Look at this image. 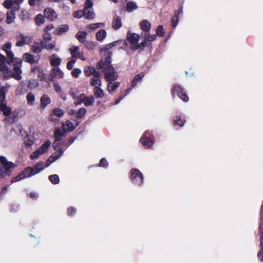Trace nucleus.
I'll return each instance as SVG.
<instances>
[{"label": "nucleus", "mask_w": 263, "mask_h": 263, "mask_svg": "<svg viewBox=\"0 0 263 263\" xmlns=\"http://www.w3.org/2000/svg\"><path fill=\"white\" fill-rule=\"evenodd\" d=\"M11 43L7 42L2 46V49L5 52L7 56V63L10 64L12 63L13 64V68L11 72L12 77L20 81L22 78L21 76L22 70L21 68L22 62L20 59L14 57V53L11 50Z\"/></svg>", "instance_id": "obj_1"}, {"label": "nucleus", "mask_w": 263, "mask_h": 263, "mask_svg": "<svg viewBox=\"0 0 263 263\" xmlns=\"http://www.w3.org/2000/svg\"><path fill=\"white\" fill-rule=\"evenodd\" d=\"M111 53L107 52L104 60H102L99 63L98 67L99 69H103L105 79L108 82L115 81L118 77V73L111 65Z\"/></svg>", "instance_id": "obj_2"}, {"label": "nucleus", "mask_w": 263, "mask_h": 263, "mask_svg": "<svg viewBox=\"0 0 263 263\" xmlns=\"http://www.w3.org/2000/svg\"><path fill=\"white\" fill-rule=\"evenodd\" d=\"M0 177L4 178L6 174H8L11 168H14L15 165L12 162L7 161L6 158L4 156H0Z\"/></svg>", "instance_id": "obj_3"}, {"label": "nucleus", "mask_w": 263, "mask_h": 263, "mask_svg": "<svg viewBox=\"0 0 263 263\" xmlns=\"http://www.w3.org/2000/svg\"><path fill=\"white\" fill-rule=\"evenodd\" d=\"M44 168V163L40 162L33 167H27L22 172L23 175L26 177L35 175L40 173Z\"/></svg>", "instance_id": "obj_4"}, {"label": "nucleus", "mask_w": 263, "mask_h": 263, "mask_svg": "<svg viewBox=\"0 0 263 263\" xmlns=\"http://www.w3.org/2000/svg\"><path fill=\"white\" fill-rule=\"evenodd\" d=\"M5 102L6 101L0 102V109L3 112L4 115L6 117L5 118L6 122L11 124L14 122L15 118L10 116L11 109L6 105Z\"/></svg>", "instance_id": "obj_5"}, {"label": "nucleus", "mask_w": 263, "mask_h": 263, "mask_svg": "<svg viewBox=\"0 0 263 263\" xmlns=\"http://www.w3.org/2000/svg\"><path fill=\"white\" fill-rule=\"evenodd\" d=\"M140 35L138 34L128 31L127 34V38L130 44V49L132 50H137V44L139 41Z\"/></svg>", "instance_id": "obj_6"}, {"label": "nucleus", "mask_w": 263, "mask_h": 263, "mask_svg": "<svg viewBox=\"0 0 263 263\" xmlns=\"http://www.w3.org/2000/svg\"><path fill=\"white\" fill-rule=\"evenodd\" d=\"M16 46L22 47L25 45L30 44L32 42V39L30 36L25 35L23 33H19L16 36Z\"/></svg>", "instance_id": "obj_7"}, {"label": "nucleus", "mask_w": 263, "mask_h": 263, "mask_svg": "<svg viewBox=\"0 0 263 263\" xmlns=\"http://www.w3.org/2000/svg\"><path fill=\"white\" fill-rule=\"evenodd\" d=\"M51 144L49 140L46 141L37 150L34 151L30 156L31 159H35L37 158L40 155L45 153Z\"/></svg>", "instance_id": "obj_8"}, {"label": "nucleus", "mask_w": 263, "mask_h": 263, "mask_svg": "<svg viewBox=\"0 0 263 263\" xmlns=\"http://www.w3.org/2000/svg\"><path fill=\"white\" fill-rule=\"evenodd\" d=\"M143 176L139 170L133 169L131 171V179L134 183L141 185L143 182Z\"/></svg>", "instance_id": "obj_9"}, {"label": "nucleus", "mask_w": 263, "mask_h": 263, "mask_svg": "<svg viewBox=\"0 0 263 263\" xmlns=\"http://www.w3.org/2000/svg\"><path fill=\"white\" fill-rule=\"evenodd\" d=\"M66 132L64 130L61 131L60 128H58L55 130L54 133V136L55 137V141L53 143V146L55 150H58L59 144L58 143V141H60L63 137L65 136Z\"/></svg>", "instance_id": "obj_10"}, {"label": "nucleus", "mask_w": 263, "mask_h": 263, "mask_svg": "<svg viewBox=\"0 0 263 263\" xmlns=\"http://www.w3.org/2000/svg\"><path fill=\"white\" fill-rule=\"evenodd\" d=\"M172 93L173 95L176 94L180 99H181L184 102H186L189 100V98L187 96L186 94L183 92L182 89L178 85L174 86Z\"/></svg>", "instance_id": "obj_11"}, {"label": "nucleus", "mask_w": 263, "mask_h": 263, "mask_svg": "<svg viewBox=\"0 0 263 263\" xmlns=\"http://www.w3.org/2000/svg\"><path fill=\"white\" fill-rule=\"evenodd\" d=\"M45 17L51 21H54L57 17L55 11L51 8H47L44 11Z\"/></svg>", "instance_id": "obj_12"}, {"label": "nucleus", "mask_w": 263, "mask_h": 263, "mask_svg": "<svg viewBox=\"0 0 263 263\" xmlns=\"http://www.w3.org/2000/svg\"><path fill=\"white\" fill-rule=\"evenodd\" d=\"M50 76L52 79H61L64 76L63 72L58 67L53 68L50 73Z\"/></svg>", "instance_id": "obj_13"}, {"label": "nucleus", "mask_w": 263, "mask_h": 263, "mask_svg": "<svg viewBox=\"0 0 263 263\" xmlns=\"http://www.w3.org/2000/svg\"><path fill=\"white\" fill-rule=\"evenodd\" d=\"M10 87L9 84H6V86H0V102L5 101L6 94Z\"/></svg>", "instance_id": "obj_14"}, {"label": "nucleus", "mask_w": 263, "mask_h": 263, "mask_svg": "<svg viewBox=\"0 0 263 263\" xmlns=\"http://www.w3.org/2000/svg\"><path fill=\"white\" fill-rule=\"evenodd\" d=\"M50 64L52 66L57 67L61 62V59L57 56V54H53L49 57Z\"/></svg>", "instance_id": "obj_15"}, {"label": "nucleus", "mask_w": 263, "mask_h": 263, "mask_svg": "<svg viewBox=\"0 0 263 263\" xmlns=\"http://www.w3.org/2000/svg\"><path fill=\"white\" fill-rule=\"evenodd\" d=\"M91 8V7H87L86 5L85 4V7L83 10V16L87 19H93L95 18V14L93 11L90 10Z\"/></svg>", "instance_id": "obj_16"}, {"label": "nucleus", "mask_w": 263, "mask_h": 263, "mask_svg": "<svg viewBox=\"0 0 263 263\" xmlns=\"http://www.w3.org/2000/svg\"><path fill=\"white\" fill-rule=\"evenodd\" d=\"M146 134L147 132H145L144 136L140 139V141L145 147L149 148L153 144L154 142L152 140L149 139L146 137Z\"/></svg>", "instance_id": "obj_17"}, {"label": "nucleus", "mask_w": 263, "mask_h": 263, "mask_svg": "<svg viewBox=\"0 0 263 263\" xmlns=\"http://www.w3.org/2000/svg\"><path fill=\"white\" fill-rule=\"evenodd\" d=\"M65 149L63 148H60L59 150H58V152L53 154L49 158L48 161H50V162H53L55 160H57L59 158H60L63 154L64 152Z\"/></svg>", "instance_id": "obj_18"}, {"label": "nucleus", "mask_w": 263, "mask_h": 263, "mask_svg": "<svg viewBox=\"0 0 263 263\" xmlns=\"http://www.w3.org/2000/svg\"><path fill=\"white\" fill-rule=\"evenodd\" d=\"M122 26L121 18L117 15L114 16L112 27L114 29L117 30Z\"/></svg>", "instance_id": "obj_19"}, {"label": "nucleus", "mask_w": 263, "mask_h": 263, "mask_svg": "<svg viewBox=\"0 0 263 263\" xmlns=\"http://www.w3.org/2000/svg\"><path fill=\"white\" fill-rule=\"evenodd\" d=\"M31 71L34 73L37 74V79L39 81H42L45 79V75L42 70L38 66H34L32 68Z\"/></svg>", "instance_id": "obj_20"}, {"label": "nucleus", "mask_w": 263, "mask_h": 263, "mask_svg": "<svg viewBox=\"0 0 263 263\" xmlns=\"http://www.w3.org/2000/svg\"><path fill=\"white\" fill-rule=\"evenodd\" d=\"M260 236V250L258 253L257 256L259 259L261 261H263V231L259 228Z\"/></svg>", "instance_id": "obj_21"}, {"label": "nucleus", "mask_w": 263, "mask_h": 263, "mask_svg": "<svg viewBox=\"0 0 263 263\" xmlns=\"http://www.w3.org/2000/svg\"><path fill=\"white\" fill-rule=\"evenodd\" d=\"M68 29L69 27L67 25H62L54 31V33L56 35H60L63 33L66 32Z\"/></svg>", "instance_id": "obj_22"}, {"label": "nucleus", "mask_w": 263, "mask_h": 263, "mask_svg": "<svg viewBox=\"0 0 263 263\" xmlns=\"http://www.w3.org/2000/svg\"><path fill=\"white\" fill-rule=\"evenodd\" d=\"M43 46L41 42H34L32 46L31 49L34 53H38L41 52Z\"/></svg>", "instance_id": "obj_23"}, {"label": "nucleus", "mask_w": 263, "mask_h": 263, "mask_svg": "<svg viewBox=\"0 0 263 263\" xmlns=\"http://www.w3.org/2000/svg\"><path fill=\"white\" fill-rule=\"evenodd\" d=\"M50 99L47 95H43L41 98V106L42 108H45L50 103Z\"/></svg>", "instance_id": "obj_24"}, {"label": "nucleus", "mask_w": 263, "mask_h": 263, "mask_svg": "<svg viewBox=\"0 0 263 263\" xmlns=\"http://www.w3.org/2000/svg\"><path fill=\"white\" fill-rule=\"evenodd\" d=\"M72 55V58L78 59L80 57L81 52L79 51V48L77 46H73L69 49Z\"/></svg>", "instance_id": "obj_25"}, {"label": "nucleus", "mask_w": 263, "mask_h": 263, "mask_svg": "<svg viewBox=\"0 0 263 263\" xmlns=\"http://www.w3.org/2000/svg\"><path fill=\"white\" fill-rule=\"evenodd\" d=\"M62 127L63 130L66 132H71L74 128L73 123L69 121H66L65 123H63Z\"/></svg>", "instance_id": "obj_26"}, {"label": "nucleus", "mask_w": 263, "mask_h": 263, "mask_svg": "<svg viewBox=\"0 0 263 263\" xmlns=\"http://www.w3.org/2000/svg\"><path fill=\"white\" fill-rule=\"evenodd\" d=\"M7 61V58L0 53V71H5L8 69L6 65Z\"/></svg>", "instance_id": "obj_27"}, {"label": "nucleus", "mask_w": 263, "mask_h": 263, "mask_svg": "<svg viewBox=\"0 0 263 263\" xmlns=\"http://www.w3.org/2000/svg\"><path fill=\"white\" fill-rule=\"evenodd\" d=\"M93 95L97 98H101L104 96L103 90L99 86H95L93 90Z\"/></svg>", "instance_id": "obj_28"}, {"label": "nucleus", "mask_w": 263, "mask_h": 263, "mask_svg": "<svg viewBox=\"0 0 263 263\" xmlns=\"http://www.w3.org/2000/svg\"><path fill=\"white\" fill-rule=\"evenodd\" d=\"M144 73L143 72H141L139 74L136 75L134 77V78L132 82V84H131L132 87V88L135 87L136 86L137 83L139 81H140L144 77Z\"/></svg>", "instance_id": "obj_29"}, {"label": "nucleus", "mask_w": 263, "mask_h": 263, "mask_svg": "<svg viewBox=\"0 0 263 263\" xmlns=\"http://www.w3.org/2000/svg\"><path fill=\"white\" fill-rule=\"evenodd\" d=\"M23 59L26 62L31 64L36 62L34 56L28 53H25L23 55Z\"/></svg>", "instance_id": "obj_30"}, {"label": "nucleus", "mask_w": 263, "mask_h": 263, "mask_svg": "<svg viewBox=\"0 0 263 263\" xmlns=\"http://www.w3.org/2000/svg\"><path fill=\"white\" fill-rule=\"evenodd\" d=\"M87 33L86 32H81L79 31L76 34V37L79 40V41L82 43H85L86 37Z\"/></svg>", "instance_id": "obj_31"}, {"label": "nucleus", "mask_w": 263, "mask_h": 263, "mask_svg": "<svg viewBox=\"0 0 263 263\" xmlns=\"http://www.w3.org/2000/svg\"><path fill=\"white\" fill-rule=\"evenodd\" d=\"M50 41H42L43 47L47 50H52L55 47L54 43H50Z\"/></svg>", "instance_id": "obj_32"}, {"label": "nucleus", "mask_w": 263, "mask_h": 263, "mask_svg": "<svg viewBox=\"0 0 263 263\" xmlns=\"http://www.w3.org/2000/svg\"><path fill=\"white\" fill-rule=\"evenodd\" d=\"M120 85V83L116 82L115 83H112L111 81H109L107 85V89L109 92H113Z\"/></svg>", "instance_id": "obj_33"}, {"label": "nucleus", "mask_w": 263, "mask_h": 263, "mask_svg": "<svg viewBox=\"0 0 263 263\" xmlns=\"http://www.w3.org/2000/svg\"><path fill=\"white\" fill-rule=\"evenodd\" d=\"M140 25L141 29L145 32H148L150 30L151 24L146 20L142 21L140 23Z\"/></svg>", "instance_id": "obj_34"}, {"label": "nucleus", "mask_w": 263, "mask_h": 263, "mask_svg": "<svg viewBox=\"0 0 263 263\" xmlns=\"http://www.w3.org/2000/svg\"><path fill=\"white\" fill-rule=\"evenodd\" d=\"M137 4L134 2H129L126 4V10L129 12H132L133 10L137 9Z\"/></svg>", "instance_id": "obj_35"}, {"label": "nucleus", "mask_w": 263, "mask_h": 263, "mask_svg": "<svg viewBox=\"0 0 263 263\" xmlns=\"http://www.w3.org/2000/svg\"><path fill=\"white\" fill-rule=\"evenodd\" d=\"M106 32L105 30L102 29L99 31L96 34L97 40L102 41L106 37Z\"/></svg>", "instance_id": "obj_36"}, {"label": "nucleus", "mask_w": 263, "mask_h": 263, "mask_svg": "<svg viewBox=\"0 0 263 263\" xmlns=\"http://www.w3.org/2000/svg\"><path fill=\"white\" fill-rule=\"evenodd\" d=\"M15 18L14 13L12 10L7 12V18L6 23L7 24L12 23Z\"/></svg>", "instance_id": "obj_37"}, {"label": "nucleus", "mask_w": 263, "mask_h": 263, "mask_svg": "<svg viewBox=\"0 0 263 263\" xmlns=\"http://www.w3.org/2000/svg\"><path fill=\"white\" fill-rule=\"evenodd\" d=\"M35 22L36 25H41L43 24L45 21V19L43 15L42 14H38L35 17Z\"/></svg>", "instance_id": "obj_38"}, {"label": "nucleus", "mask_w": 263, "mask_h": 263, "mask_svg": "<svg viewBox=\"0 0 263 263\" xmlns=\"http://www.w3.org/2000/svg\"><path fill=\"white\" fill-rule=\"evenodd\" d=\"M86 112V109L85 108H81L76 113V117L78 119L82 118Z\"/></svg>", "instance_id": "obj_39"}, {"label": "nucleus", "mask_w": 263, "mask_h": 263, "mask_svg": "<svg viewBox=\"0 0 263 263\" xmlns=\"http://www.w3.org/2000/svg\"><path fill=\"white\" fill-rule=\"evenodd\" d=\"M27 100L28 104L30 105H32L35 100L34 95L31 92L28 93L27 95Z\"/></svg>", "instance_id": "obj_40"}, {"label": "nucleus", "mask_w": 263, "mask_h": 263, "mask_svg": "<svg viewBox=\"0 0 263 263\" xmlns=\"http://www.w3.org/2000/svg\"><path fill=\"white\" fill-rule=\"evenodd\" d=\"M95 102V99L92 96H90L88 97H85V100L84 101V104L88 106L91 105Z\"/></svg>", "instance_id": "obj_41"}, {"label": "nucleus", "mask_w": 263, "mask_h": 263, "mask_svg": "<svg viewBox=\"0 0 263 263\" xmlns=\"http://www.w3.org/2000/svg\"><path fill=\"white\" fill-rule=\"evenodd\" d=\"M85 95L84 94H81L80 96H77L75 100V104L76 105L80 104L82 102H84L85 99Z\"/></svg>", "instance_id": "obj_42"}, {"label": "nucleus", "mask_w": 263, "mask_h": 263, "mask_svg": "<svg viewBox=\"0 0 263 263\" xmlns=\"http://www.w3.org/2000/svg\"><path fill=\"white\" fill-rule=\"evenodd\" d=\"M144 39L145 41L151 42L155 41L156 39V35H151L147 32L144 33Z\"/></svg>", "instance_id": "obj_43"}, {"label": "nucleus", "mask_w": 263, "mask_h": 263, "mask_svg": "<svg viewBox=\"0 0 263 263\" xmlns=\"http://www.w3.org/2000/svg\"><path fill=\"white\" fill-rule=\"evenodd\" d=\"M94 71L95 68L92 67L86 66L84 69V73L87 76L91 75Z\"/></svg>", "instance_id": "obj_44"}, {"label": "nucleus", "mask_w": 263, "mask_h": 263, "mask_svg": "<svg viewBox=\"0 0 263 263\" xmlns=\"http://www.w3.org/2000/svg\"><path fill=\"white\" fill-rule=\"evenodd\" d=\"M102 82L100 79H92L90 81V84L93 86H101Z\"/></svg>", "instance_id": "obj_45"}, {"label": "nucleus", "mask_w": 263, "mask_h": 263, "mask_svg": "<svg viewBox=\"0 0 263 263\" xmlns=\"http://www.w3.org/2000/svg\"><path fill=\"white\" fill-rule=\"evenodd\" d=\"M53 114L58 117H61L64 115V111L60 108H56L53 110Z\"/></svg>", "instance_id": "obj_46"}, {"label": "nucleus", "mask_w": 263, "mask_h": 263, "mask_svg": "<svg viewBox=\"0 0 263 263\" xmlns=\"http://www.w3.org/2000/svg\"><path fill=\"white\" fill-rule=\"evenodd\" d=\"M50 181L54 184H57L59 182V178L57 175H52L49 177Z\"/></svg>", "instance_id": "obj_47"}, {"label": "nucleus", "mask_w": 263, "mask_h": 263, "mask_svg": "<svg viewBox=\"0 0 263 263\" xmlns=\"http://www.w3.org/2000/svg\"><path fill=\"white\" fill-rule=\"evenodd\" d=\"M178 22V13H176L172 20V25L173 28H175Z\"/></svg>", "instance_id": "obj_48"}, {"label": "nucleus", "mask_w": 263, "mask_h": 263, "mask_svg": "<svg viewBox=\"0 0 263 263\" xmlns=\"http://www.w3.org/2000/svg\"><path fill=\"white\" fill-rule=\"evenodd\" d=\"M157 34L160 36H162L164 35V32L163 31V26L162 25H159L157 27Z\"/></svg>", "instance_id": "obj_49"}, {"label": "nucleus", "mask_w": 263, "mask_h": 263, "mask_svg": "<svg viewBox=\"0 0 263 263\" xmlns=\"http://www.w3.org/2000/svg\"><path fill=\"white\" fill-rule=\"evenodd\" d=\"M174 122L176 124L178 125L180 127H182L184 123V121L181 120L180 117H176V119H174Z\"/></svg>", "instance_id": "obj_50"}, {"label": "nucleus", "mask_w": 263, "mask_h": 263, "mask_svg": "<svg viewBox=\"0 0 263 263\" xmlns=\"http://www.w3.org/2000/svg\"><path fill=\"white\" fill-rule=\"evenodd\" d=\"M81 73V69H80L79 68H74L71 71L72 76L73 77L76 78H77L79 77V74Z\"/></svg>", "instance_id": "obj_51"}, {"label": "nucleus", "mask_w": 263, "mask_h": 263, "mask_svg": "<svg viewBox=\"0 0 263 263\" xmlns=\"http://www.w3.org/2000/svg\"><path fill=\"white\" fill-rule=\"evenodd\" d=\"M28 3L31 6H39L42 3V0H29Z\"/></svg>", "instance_id": "obj_52"}, {"label": "nucleus", "mask_w": 263, "mask_h": 263, "mask_svg": "<svg viewBox=\"0 0 263 263\" xmlns=\"http://www.w3.org/2000/svg\"><path fill=\"white\" fill-rule=\"evenodd\" d=\"M25 178V177L23 175L22 173L19 175L16 176L15 177L13 178L11 180V183H12L15 181H20V180Z\"/></svg>", "instance_id": "obj_53"}, {"label": "nucleus", "mask_w": 263, "mask_h": 263, "mask_svg": "<svg viewBox=\"0 0 263 263\" xmlns=\"http://www.w3.org/2000/svg\"><path fill=\"white\" fill-rule=\"evenodd\" d=\"M43 37V41H51V35L48 32H44Z\"/></svg>", "instance_id": "obj_54"}, {"label": "nucleus", "mask_w": 263, "mask_h": 263, "mask_svg": "<svg viewBox=\"0 0 263 263\" xmlns=\"http://www.w3.org/2000/svg\"><path fill=\"white\" fill-rule=\"evenodd\" d=\"M103 24V23L91 24L89 25V27L92 30H95L97 28L100 27Z\"/></svg>", "instance_id": "obj_55"}, {"label": "nucleus", "mask_w": 263, "mask_h": 263, "mask_svg": "<svg viewBox=\"0 0 263 263\" xmlns=\"http://www.w3.org/2000/svg\"><path fill=\"white\" fill-rule=\"evenodd\" d=\"M83 14H84L83 10V11H81V10L77 11L73 13V16L76 18H81L82 16H83Z\"/></svg>", "instance_id": "obj_56"}, {"label": "nucleus", "mask_w": 263, "mask_h": 263, "mask_svg": "<svg viewBox=\"0 0 263 263\" xmlns=\"http://www.w3.org/2000/svg\"><path fill=\"white\" fill-rule=\"evenodd\" d=\"M99 166L100 167H106L108 163L105 158H102L99 162Z\"/></svg>", "instance_id": "obj_57"}, {"label": "nucleus", "mask_w": 263, "mask_h": 263, "mask_svg": "<svg viewBox=\"0 0 263 263\" xmlns=\"http://www.w3.org/2000/svg\"><path fill=\"white\" fill-rule=\"evenodd\" d=\"M4 6L7 8H10L12 6V1L11 0H6L4 3Z\"/></svg>", "instance_id": "obj_58"}, {"label": "nucleus", "mask_w": 263, "mask_h": 263, "mask_svg": "<svg viewBox=\"0 0 263 263\" xmlns=\"http://www.w3.org/2000/svg\"><path fill=\"white\" fill-rule=\"evenodd\" d=\"M85 46L87 47V48L89 49H92L95 47V45L93 43H90L89 42H86L85 43Z\"/></svg>", "instance_id": "obj_59"}, {"label": "nucleus", "mask_w": 263, "mask_h": 263, "mask_svg": "<svg viewBox=\"0 0 263 263\" xmlns=\"http://www.w3.org/2000/svg\"><path fill=\"white\" fill-rule=\"evenodd\" d=\"M147 46V41H145V40L144 39V41L143 42H142L141 43H140V44H137V49H141V48H143L144 47H145V46Z\"/></svg>", "instance_id": "obj_60"}, {"label": "nucleus", "mask_w": 263, "mask_h": 263, "mask_svg": "<svg viewBox=\"0 0 263 263\" xmlns=\"http://www.w3.org/2000/svg\"><path fill=\"white\" fill-rule=\"evenodd\" d=\"M54 28V26L52 24H50L47 25L44 29V32H48L49 31L53 29Z\"/></svg>", "instance_id": "obj_61"}, {"label": "nucleus", "mask_w": 263, "mask_h": 263, "mask_svg": "<svg viewBox=\"0 0 263 263\" xmlns=\"http://www.w3.org/2000/svg\"><path fill=\"white\" fill-rule=\"evenodd\" d=\"M117 43V42H113L110 44L106 45L104 48V50H107L109 49H110L112 47L115 46L116 45Z\"/></svg>", "instance_id": "obj_62"}, {"label": "nucleus", "mask_w": 263, "mask_h": 263, "mask_svg": "<svg viewBox=\"0 0 263 263\" xmlns=\"http://www.w3.org/2000/svg\"><path fill=\"white\" fill-rule=\"evenodd\" d=\"M92 75L96 78V79H100L101 77V73L99 71H97L95 69V71L93 72Z\"/></svg>", "instance_id": "obj_63"}, {"label": "nucleus", "mask_w": 263, "mask_h": 263, "mask_svg": "<svg viewBox=\"0 0 263 263\" xmlns=\"http://www.w3.org/2000/svg\"><path fill=\"white\" fill-rule=\"evenodd\" d=\"M85 4L87 7H92L93 6V3L91 0H86Z\"/></svg>", "instance_id": "obj_64"}]
</instances>
